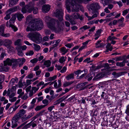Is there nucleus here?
Wrapping results in <instances>:
<instances>
[{
  "label": "nucleus",
  "mask_w": 129,
  "mask_h": 129,
  "mask_svg": "<svg viewBox=\"0 0 129 129\" xmlns=\"http://www.w3.org/2000/svg\"><path fill=\"white\" fill-rule=\"evenodd\" d=\"M44 19L48 27L56 32H59L63 30L62 26L64 25L63 22H59L48 16L45 17Z\"/></svg>",
  "instance_id": "obj_1"
},
{
  "label": "nucleus",
  "mask_w": 129,
  "mask_h": 129,
  "mask_svg": "<svg viewBox=\"0 0 129 129\" xmlns=\"http://www.w3.org/2000/svg\"><path fill=\"white\" fill-rule=\"evenodd\" d=\"M30 27L27 26L26 30L27 31L36 30H41L43 27V23L40 19H35L30 23Z\"/></svg>",
  "instance_id": "obj_2"
},
{
  "label": "nucleus",
  "mask_w": 129,
  "mask_h": 129,
  "mask_svg": "<svg viewBox=\"0 0 129 129\" xmlns=\"http://www.w3.org/2000/svg\"><path fill=\"white\" fill-rule=\"evenodd\" d=\"M27 37L30 40L37 43H39L42 40V37L38 33H30L29 34Z\"/></svg>",
  "instance_id": "obj_3"
},
{
  "label": "nucleus",
  "mask_w": 129,
  "mask_h": 129,
  "mask_svg": "<svg viewBox=\"0 0 129 129\" xmlns=\"http://www.w3.org/2000/svg\"><path fill=\"white\" fill-rule=\"evenodd\" d=\"M34 6V3L30 2L26 5L25 7H23L22 8L21 12L23 13H25L27 12L30 13L33 11Z\"/></svg>",
  "instance_id": "obj_4"
},
{
  "label": "nucleus",
  "mask_w": 129,
  "mask_h": 129,
  "mask_svg": "<svg viewBox=\"0 0 129 129\" xmlns=\"http://www.w3.org/2000/svg\"><path fill=\"white\" fill-rule=\"evenodd\" d=\"M76 0L77 1V0ZM66 5H70L72 7V12H78L79 11V9L77 7L78 5L76 3L75 0H66Z\"/></svg>",
  "instance_id": "obj_5"
},
{
  "label": "nucleus",
  "mask_w": 129,
  "mask_h": 129,
  "mask_svg": "<svg viewBox=\"0 0 129 129\" xmlns=\"http://www.w3.org/2000/svg\"><path fill=\"white\" fill-rule=\"evenodd\" d=\"M99 4L97 3H93L90 4L88 7V10L90 12H95L100 8Z\"/></svg>",
  "instance_id": "obj_6"
},
{
  "label": "nucleus",
  "mask_w": 129,
  "mask_h": 129,
  "mask_svg": "<svg viewBox=\"0 0 129 129\" xmlns=\"http://www.w3.org/2000/svg\"><path fill=\"white\" fill-rule=\"evenodd\" d=\"M26 111L23 109H22L20 110L15 115L12 120L13 124V122L15 123L17 122L20 118L23 116L25 113Z\"/></svg>",
  "instance_id": "obj_7"
},
{
  "label": "nucleus",
  "mask_w": 129,
  "mask_h": 129,
  "mask_svg": "<svg viewBox=\"0 0 129 129\" xmlns=\"http://www.w3.org/2000/svg\"><path fill=\"white\" fill-rule=\"evenodd\" d=\"M9 59H7L6 60L4 61V64L2 63L0 64V72L3 71H7L9 69L8 62H10Z\"/></svg>",
  "instance_id": "obj_8"
},
{
  "label": "nucleus",
  "mask_w": 129,
  "mask_h": 129,
  "mask_svg": "<svg viewBox=\"0 0 129 129\" xmlns=\"http://www.w3.org/2000/svg\"><path fill=\"white\" fill-rule=\"evenodd\" d=\"M54 14L55 16L59 20V21H58L59 22H62L63 23L62 21L63 20V12L62 9H57Z\"/></svg>",
  "instance_id": "obj_9"
},
{
  "label": "nucleus",
  "mask_w": 129,
  "mask_h": 129,
  "mask_svg": "<svg viewBox=\"0 0 129 129\" xmlns=\"http://www.w3.org/2000/svg\"><path fill=\"white\" fill-rule=\"evenodd\" d=\"M14 86L12 87L11 88H9L7 91V95L10 98H12L15 95V92L14 90Z\"/></svg>",
  "instance_id": "obj_10"
},
{
  "label": "nucleus",
  "mask_w": 129,
  "mask_h": 129,
  "mask_svg": "<svg viewBox=\"0 0 129 129\" xmlns=\"http://www.w3.org/2000/svg\"><path fill=\"white\" fill-rule=\"evenodd\" d=\"M7 59H9V60L10 61V62H9V61L8 62V66H11L12 65L13 66V68H15L17 66L18 64V60H17V59H10L9 58H8Z\"/></svg>",
  "instance_id": "obj_11"
},
{
  "label": "nucleus",
  "mask_w": 129,
  "mask_h": 129,
  "mask_svg": "<svg viewBox=\"0 0 129 129\" xmlns=\"http://www.w3.org/2000/svg\"><path fill=\"white\" fill-rule=\"evenodd\" d=\"M75 11L73 12V13H72V17L74 19H79L81 20L83 19V17L82 15L80 16V14L78 13L74 12Z\"/></svg>",
  "instance_id": "obj_12"
},
{
  "label": "nucleus",
  "mask_w": 129,
  "mask_h": 129,
  "mask_svg": "<svg viewBox=\"0 0 129 129\" xmlns=\"http://www.w3.org/2000/svg\"><path fill=\"white\" fill-rule=\"evenodd\" d=\"M34 114V113L32 112L30 113L27 116H26V115H25L21 117V119L22 122H24L27 120L28 119Z\"/></svg>",
  "instance_id": "obj_13"
},
{
  "label": "nucleus",
  "mask_w": 129,
  "mask_h": 129,
  "mask_svg": "<svg viewBox=\"0 0 129 129\" xmlns=\"http://www.w3.org/2000/svg\"><path fill=\"white\" fill-rule=\"evenodd\" d=\"M87 82H86L84 83H82L78 84L77 86V87L80 89L81 90H83L85 89L88 86H85L87 84Z\"/></svg>",
  "instance_id": "obj_14"
},
{
  "label": "nucleus",
  "mask_w": 129,
  "mask_h": 129,
  "mask_svg": "<svg viewBox=\"0 0 129 129\" xmlns=\"http://www.w3.org/2000/svg\"><path fill=\"white\" fill-rule=\"evenodd\" d=\"M126 72H122L118 73H116L115 72H114L112 73V75L114 76V77L117 78L122 75L125 74L126 73Z\"/></svg>",
  "instance_id": "obj_15"
},
{
  "label": "nucleus",
  "mask_w": 129,
  "mask_h": 129,
  "mask_svg": "<svg viewBox=\"0 0 129 129\" xmlns=\"http://www.w3.org/2000/svg\"><path fill=\"white\" fill-rule=\"evenodd\" d=\"M50 7L49 5H45L43 6L42 11L44 13H47L50 10Z\"/></svg>",
  "instance_id": "obj_16"
},
{
  "label": "nucleus",
  "mask_w": 129,
  "mask_h": 129,
  "mask_svg": "<svg viewBox=\"0 0 129 129\" xmlns=\"http://www.w3.org/2000/svg\"><path fill=\"white\" fill-rule=\"evenodd\" d=\"M104 76V75L102 73L97 74L93 78V80H97L103 78Z\"/></svg>",
  "instance_id": "obj_17"
},
{
  "label": "nucleus",
  "mask_w": 129,
  "mask_h": 129,
  "mask_svg": "<svg viewBox=\"0 0 129 129\" xmlns=\"http://www.w3.org/2000/svg\"><path fill=\"white\" fill-rule=\"evenodd\" d=\"M103 30L102 29H100L97 30L95 33L94 36L95 37L94 39L95 40H97L100 36V34Z\"/></svg>",
  "instance_id": "obj_18"
},
{
  "label": "nucleus",
  "mask_w": 129,
  "mask_h": 129,
  "mask_svg": "<svg viewBox=\"0 0 129 129\" xmlns=\"http://www.w3.org/2000/svg\"><path fill=\"white\" fill-rule=\"evenodd\" d=\"M60 41L61 40L60 39H58L53 41H51L50 42V44H53V45H52L54 46V47H56L58 46Z\"/></svg>",
  "instance_id": "obj_19"
},
{
  "label": "nucleus",
  "mask_w": 129,
  "mask_h": 129,
  "mask_svg": "<svg viewBox=\"0 0 129 129\" xmlns=\"http://www.w3.org/2000/svg\"><path fill=\"white\" fill-rule=\"evenodd\" d=\"M101 40L98 41L95 43V47L96 48H102L104 46V44L103 43H100Z\"/></svg>",
  "instance_id": "obj_20"
},
{
  "label": "nucleus",
  "mask_w": 129,
  "mask_h": 129,
  "mask_svg": "<svg viewBox=\"0 0 129 129\" xmlns=\"http://www.w3.org/2000/svg\"><path fill=\"white\" fill-rule=\"evenodd\" d=\"M4 45L6 47H7L11 45L12 43V42L10 40L6 39L4 40Z\"/></svg>",
  "instance_id": "obj_21"
},
{
  "label": "nucleus",
  "mask_w": 129,
  "mask_h": 129,
  "mask_svg": "<svg viewBox=\"0 0 129 129\" xmlns=\"http://www.w3.org/2000/svg\"><path fill=\"white\" fill-rule=\"evenodd\" d=\"M18 0H10L9 1V6L11 7H13L14 5H15L18 2Z\"/></svg>",
  "instance_id": "obj_22"
},
{
  "label": "nucleus",
  "mask_w": 129,
  "mask_h": 129,
  "mask_svg": "<svg viewBox=\"0 0 129 129\" xmlns=\"http://www.w3.org/2000/svg\"><path fill=\"white\" fill-rule=\"evenodd\" d=\"M34 20V19H32V17L31 15H28V16H27V17H26V22H27V23H28L29 24V27L30 26V22L31 21Z\"/></svg>",
  "instance_id": "obj_23"
},
{
  "label": "nucleus",
  "mask_w": 129,
  "mask_h": 129,
  "mask_svg": "<svg viewBox=\"0 0 129 129\" xmlns=\"http://www.w3.org/2000/svg\"><path fill=\"white\" fill-rule=\"evenodd\" d=\"M44 111H42L40 112L39 113L37 114V115H36L32 119H31L32 120V121H33L35 120L39 116H41L42 115V114L44 112Z\"/></svg>",
  "instance_id": "obj_24"
},
{
  "label": "nucleus",
  "mask_w": 129,
  "mask_h": 129,
  "mask_svg": "<svg viewBox=\"0 0 129 129\" xmlns=\"http://www.w3.org/2000/svg\"><path fill=\"white\" fill-rule=\"evenodd\" d=\"M66 18L67 20H69L71 24L72 25H74L76 24V21L73 19H71L70 17L68 16L67 17L66 16Z\"/></svg>",
  "instance_id": "obj_25"
},
{
  "label": "nucleus",
  "mask_w": 129,
  "mask_h": 129,
  "mask_svg": "<svg viewBox=\"0 0 129 129\" xmlns=\"http://www.w3.org/2000/svg\"><path fill=\"white\" fill-rule=\"evenodd\" d=\"M15 16L17 17L18 20L20 21H21L22 19L24 17V16L23 15L20 13L16 14Z\"/></svg>",
  "instance_id": "obj_26"
},
{
  "label": "nucleus",
  "mask_w": 129,
  "mask_h": 129,
  "mask_svg": "<svg viewBox=\"0 0 129 129\" xmlns=\"http://www.w3.org/2000/svg\"><path fill=\"white\" fill-rule=\"evenodd\" d=\"M74 74L72 73L68 75L66 77V79L68 80L70 79H73L74 78Z\"/></svg>",
  "instance_id": "obj_27"
},
{
  "label": "nucleus",
  "mask_w": 129,
  "mask_h": 129,
  "mask_svg": "<svg viewBox=\"0 0 129 129\" xmlns=\"http://www.w3.org/2000/svg\"><path fill=\"white\" fill-rule=\"evenodd\" d=\"M4 31V25H2L0 26V36H2Z\"/></svg>",
  "instance_id": "obj_28"
},
{
  "label": "nucleus",
  "mask_w": 129,
  "mask_h": 129,
  "mask_svg": "<svg viewBox=\"0 0 129 129\" xmlns=\"http://www.w3.org/2000/svg\"><path fill=\"white\" fill-rule=\"evenodd\" d=\"M92 14H93L91 17H90V19H89V20H91L93 18L96 17L99 14L98 11H96V12H90Z\"/></svg>",
  "instance_id": "obj_29"
},
{
  "label": "nucleus",
  "mask_w": 129,
  "mask_h": 129,
  "mask_svg": "<svg viewBox=\"0 0 129 129\" xmlns=\"http://www.w3.org/2000/svg\"><path fill=\"white\" fill-rule=\"evenodd\" d=\"M60 51L63 53V54L67 53L69 50L68 49H67L65 47H61L60 49Z\"/></svg>",
  "instance_id": "obj_30"
},
{
  "label": "nucleus",
  "mask_w": 129,
  "mask_h": 129,
  "mask_svg": "<svg viewBox=\"0 0 129 129\" xmlns=\"http://www.w3.org/2000/svg\"><path fill=\"white\" fill-rule=\"evenodd\" d=\"M51 64V62L49 60L46 61L44 63V65L46 66L47 67H49Z\"/></svg>",
  "instance_id": "obj_31"
},
{
  "label": "nucleus",
  "mask_w": 129,
  "mask_h": 129,
  "mask_svg": "<svg viewBox=\"0 0 129 129\" xmlns=\"http://www.w3.org/2000/svg\"><path fill=\"white\" fill-rule=\"evenodd\" d=\"M34 48L35 50L36 51H38L40 50V47L38 45L35 44H34Z\"/></svg>",
  "instance_id": "obj_32"
},
{
  "label": "nucleus",
  "mask_w": 129,
  "mask_h": 129,
  "mask_svg": "<svg viewBox=\"0 0 129 129\" xmlns=\"http://www.w3.org/2000/svg\"><path fill=\"white\" fill-rule=\"evenodd\" d=\"M45 107V106H43L42 105L40 106H38L35 108V110L36 111H38Z\"/></svg>",
  "instance_id": "obj_33"
},
{
  "label": "nucleus",
  "mask_w": 129,
  "mask_h": 129,
  "mask_svg": "<svg viewBox=\"0 0 129 129\" xmlns=\"http://www.w3.org/2000/svg\"><path fill=\"white\" fill-rule=\"evenodd\" d=\"M125 61H123L121 62H117L116 63V66L120 67H123L125 65Z\"/></svg>",
  "instance_id": "obj_34"
},
{
  "label": "nucleus",
  "mask_w": 129,
  "mask_h": 129,
  "mask_svg": "<svg viewBox=\"0 0 129 129\" xmlns=\"http://www.w3.org/2000/svg\"><path fill=\"white\" fill-rule=\"evenodd\" d=\"M31 80L27 79L26 80V82H24L23 83L24 85L25 86V87H26L31 84Z\"/></svg>",
  "instance_id": "obj_35"
},
{
  "label": "nucleus",
  "mask_w": 129,
  "mask_h": 129,
  "mask_svg": "<svg viewBox=\"0 0 129 129\" xmlns=\"http://www.w3.org/2000/svg\"><path fill=\"white\" fill-rule=\"evenodd\" d=\"M85 72V73L84 74H83L82 75L79 76V78H78V79H81L82 78L85 76L86 75L88 71L87 69H85L83 70Z\"/></svg>",
  "instance_id": "obj_36"
},
{
  "label": "nucleus",
  "mask_w": 129,
  "mask_h": 129,
  "mask_svg": "<svg viewBox=\"0 0 129 129\" xmlns=\"http://www.w3.org/2000/svg\"><path fill=\"white\" fill-rule=\"evenodd\" d=\"M100 68L99 66H95L94 65H93L91 66V69L92 71H95L97 69H98Z\"/></svg>",
  "instance_id": "obj_37"
},
{
  "label": "nucleus",
  "mask_w": 129,
  "mask_h": 129,
  "mask_svg": "<svg viewBox=\"0 0 129 129\" xmlns=\"http://www.w3.org/2000/svg\"><path fill=\"white\" fill-rule=\"evenodd\" d=\"M57 78V76L55 75L53 77H50L47 79V81H51L55 80Z\"/></svg>",
  "instance_id": "obj_38"
},
{
  "label": "nucleus",
  "mask_w": 129,
  "mask_h": 129,
  "mask_svg": "<svg viewBox=\"0 0 129 129\" xmlns=\"http://www.w3.org/2000/svg\"><path fill=\"white\" fill-rule=\"evenodd\" d=\"M66 58V57L62 56L59 59V61L60 63H62L65 61Z\"/></svg>",
  "instance_id": "obj_39"
},
{
  "label": "nucleus",
  "mask_w": 129,
  "mask_h": 129,
  "mask_svg": "<svg viewBox=\"0 0 129 129\" xmlns=\"http://www.w3.org/2000/svg\"><path fill=\"white\" fill-rule=\"evenodd\" d=\"M15 12L13 7L9 9L6 12V14H11L12 13Z\"/></svg>",
  "instance_id": "obj_40"
},
{
  "label": "nucleus",
  "mask_w": 129,
  "mask_h": 129,
  "mask_svg": "<svg viewBox=\"0 0 129 129\" xmlns=\"http://www.w3.org/2000/svg\"><path fill=\"white\" fill-rule=\"evenodd\" d=\"M34 54V52L33 50H29L26 53V55L31 56Z\"/></svg>",
  "instance_id": "obj_41"
},
{
  "label": "nucleus",
  "mask_w": 129,
  "mask_h": 129,
  "mask_svg": "<svg viewBox=\"0 0 129 129\" xmlns=\"http://www.w3.org/2000/svg\"><path fill=\"white\" fill-rule=\"evenodd\" d=\"M21 41V40L20 39H18L15 41L14 45H20Z\"/></svg>",
  "instance_id": "obj_42"
},
{
  "label": "nucleus",
  "mask_w": 129,
  "mask_h": 129,
  "mask_svg": "<svg viewBox=\"0 0 129 129\" xmlns=\"http://www.w3.org/2000/svg\"><path fill=\"white\" fill-rule=\"evenodd\" d=\"M31 123H29L28 124L25 125L23 127H22V129H27L29 127L31 126Z\"/></svg>",
  "instance_id": "obj_43"
},
{
  "label": "nucleus",
  "mask_w": 129,
  "mask_h": 129,
  "mask_svg": "<svg viewBox=\"0 0 129 129\" xmlns=\"http://www.w3.org/2000/svg\"><path fill=\"white\" fill-rule=\"evenodd\" d=\"M43 103V104H45L43 106H45V107L48 105L49 104V101L46 99H44L42 101Z\"/></svg>",
  "instance_id": "obj_44"
},
{
  "label": "nucleus",
  "mask_w": 129,
  "mask_h": 129,
  "mask_svg": "<svg viewBox=\"0 0 129 129\" xmlns=\"http://www.w3.org/2000/svg\"><path fill=\"white\" fill-rule=\"evenodd\" d=\"M73 83V82L72 81L66 82L64 83L63 85L64 87H66L71 84Z\"/></svg>",
  "instance_id": "obj_45"
},
{
  "label": "nucleus",
  "mask_w": 129,
  "mask_h": 129,
  "mask_svg": "<svg viewBox=\"0 0 129 129\" xmlns=\"http://www.w3.org/2000/svg\"><path fill=\"white\" fill-rule=\"evenodd\" d=\"M83 70L81 71V70H78L74 72V74L76 75H77V77H78V75L81 73V72H82Z\"/></svg>",
  "instance_id": "obj_46"
},
{
  "label": "nucleus",
  "mask_w": 129,
  "mask_h": 129,
  "mask_svg": "<svg viewBox=\"0 0 129 129\" xmlns=\"http://www.w3.org/2000/svg\"><path fill=\"white\" fill-rule=\"evenodd\" d=\"M33 11L34 14H37L38 12V8L37 7H35L34 6V7Z\"/></svg>",
  "instance_id": "obj_47"
},
{
  "label": "nucleus",
  "mask_w": 129,
  "mask_h": 129,
  "mask_svg": "<svg viewBox=\"0 0 129 129\" xmlns=\"http://www.w3.org/2000/svg\"><path fill=\"white\" fill-rule=\"evenodd\" d=\"M117 38L114 37H112L111 36H109L107 39V40H109L110 41L113 40H117Z\"/></svg>",
  "instance_id": "obj_48"
},
{
  "label": "nucleus",
  "mask_w": 129,
  "mask_h": 129,
  "mask_svg": "<svg viewBox=\"0 0 129 129\" xmlns=\"http://www.w3.org/2000/svg\"><path fill=\"white\" fill-rule=\"evenodd\" d=\"M9 26L10 27H11L15 31H16L17 30V27H16L15 26L12 25L11 24H10Z\"/></svg>",
  "instance_id": "obj_49"
},
{
  "label": "nucleus",
  "mask_w": 129,
  "mask_h": 129,
  "mask_svg": "<svg viewBox=\"0 0 129 129\" xmlns=\"http://www.w3.org/2000/svg\"><path fill=\"white\" fill-rule=\"evenodd\" d=\"M39 88V87H37V88L36 87H33L32 88V91H34V93H35L37 91Z\"/></svg>",
  "instance_id": "obj_50"
},
{
  "label": "nucleus",
  "mask_w": 129,
  "mask_h": 129,
  "mask_svg": "<svg viewBox=\"0 0 129 129\" xmlns=\"http://www.w3.org/2000/svg\"><path fill=\"white\" fill-rule=\"evenodd\" d=\"M35 121L33 122V121H31L30 122V123H31L30 124H31V126L32 125V127L33 128H34L37 126V124L35 123Z\"/></svg>",
  "instance_id": "obj_51"
},
{
  "label": "nucleus",
  "mask_w": 129,
  "mask_h": 129,
  "mask_svg": "<svg viewBox=\"0 0 129 129\" xmlns=\"http://www.w3.org/2000/svg\"><path fill=\"white\" fill-rule=\"evenodd\" d=\"M13 111H14L13 107H11L8 110V113L9 114H11L12 113Z\"/></svg>",
  "instance_id": "obj_52"
},
{
  "label": "nucleus",
  "mask_w": 129,
  "mask_h": 129,
  "mask_svg": "<svg viewBox=\"0 0 129 129\" xmlns=\"http://www.w3.org/2000/svg\"><path fill=\"white\" fill-rule=\"evenodd\" d=\"M89 28V27H88V26L87 25H85L82 27H80V29L81 30L82 29H84V30H85Z\"/></svg>",
  "instance_id": "obj_53"
},
{
  "label": "nucleus",
  "mask_w": 129,
  "mask_h": 129,
  "mask_svg": "<svg viewBox=\"0 0 129 129\" xmlns=\"http://www.w3.org/2000/svg\"><path fill=\"white\" fill-rule=\"evenodd\" d=\"M6 54L4 52L2 53L0 56V60H2L4 58V57L6 56Z\"/></svg>",
  "instance_id": "obj_54"
},
{
  "label": "nucleus",
  "mask_w": 129,
  "mask_h": 129,
  "mask_svg": "<svg viewBox=\"0 0 129 129\" xmlns=\"http://www.w3.org/2000/svg\"><path fill=\"white\" fill-rule=\"evenodd\" d=\"M16 81V80L12 78L11 79V80L10 82V84H11V85H13L15 82Z\"/></svg>",
  "instance_id": "obj_55"
},
{
  "label": "nucleus",
  "mask_w": 129,
  "mask_h": 129,
  "mask_svg": "<svg viewBox=\"0 0 129 129\" xmlns=\"http://www.w3.org/2000/svg\"><path fill=\"white\" fill-rule=\"evenodd\" d=\"M67 69L66 67L65 66L60 71V72L61 73H63L65 72Z\"/></svg>",
  "instance_id": "obj_56"
},
{
  "label": "nucleus",
  "mask_w": 129,
  "mask_h": 129,
  "mask_svg": "<svg viewBox=\"0 0 129 129\" xmlns=\"http://www.w3.org/2000/svg\"><path fill=\"white\" fill-rule=\"evenodd\" d=\"M73 45V44L72 43H68L65 45V46L68 48H71Z\"/></svg>",
  "instance_id": "obj_57"
},
{
  "label": "nucleus",
  "mask_w": 129,
  "mask_h": 129,
  "mask_svg": "<svg viewBox=\"0 0 129 129\" xmlns=\"http://www.w3.org/2000/svg\"><path fill=\"white\" fill-rule=\"evenodd\" d=\"M38 61V59L36 58H34L30 60V62L33 63H36Z\"/></svg>",
  "instance_id": "obj_58"
},
{
  "label": "nucleus",
  "mask_w": 129,
  "mask_h": 129,
  "mask_svg": "<svg viewBox=\"0 0 129 129\" xmlns=\"http://www.w3.org/2000/svg\"><path fill=\"white\" fill-rule=\"evenodd\" d=\"M22 89H18L17 91V93L21 95H22L24 94V93L22 92Z\"/></svg>",
  "instance_id": "obj_59"
},
{
  "label": "nucleus",
  "mask_w": 129,
  "mask_h": 129,
  "mask_svg": "<svg viewBox=\"0 0 129 129\" xmlns=\"http://www.w3.org/2000/svg\"><path fill=\"white\" fill-rule=\"evenodd\" d=\"M54 106L53 105L52 106L48 108V110L49 111V112H51L52 110L54 108Z\"/></svg>",
  "instance_id": "obj_60"
},
{
  "label": "nucleus",
  "mask_w": 129,
  "mask_h": 129,
  "mask_svg": "<svg viewBox=\"0 0 129 129\" xmlns=\"http://www.w3.org/2000/svg\"><path fill=\"white\" fill-rule=\"evenodd\" d=\"M128 13V12L127 9L125 10L122 11V15L123 16H125Z\"/></svg>",
  "instance_id": "obj_61"
},
{
  "label": "nucleus",
  "mask_w": 129,
  "mask_h": 129,
  "mask_svg": "<svg viewBox=\"0 0 129 129\" xmlns=\"http://www.w3.org/2000/svg\"><path fill=\"white\" fill-rule=\"evenodd\" d=\"M16 18L15 17H13L11 18V19L9 20V22L10 24H11V23L14 22V21L15 20Z\"/></svg>",
  "instance_id": "obj_62"
},
{
  "label": "nucleus",
  "mask_w": 129,
  "mask_h": 129,
  "mask_svg": "<svg viewBox=\"0 0 129 129\" xmlns=\"http://www.w3.org/2000/svg\"><path fill=\"white\" fill-rule=\"evenodd\" d=\"M45 33L46 35H49L51 33L50 30L48 29H46L45 30Z\"/></svg>",
  "instance_id": "obj_63"
},
{
  "label": "nucleus",
  "mask_w": 129,
  "mask_h": 129,
  "mask_svg": "<svg viewBox=\"0 0 129 129\" xmlns=\"http://www.w3.org/2000/svg\"><path fill=\"white\" fill-rule=\"evenodd\" d=\"M125 113L128 116H129V105L127 106V108L125 111Z\"/></svg>",
  "instance_id": "obj_64"
}]
</instances>
